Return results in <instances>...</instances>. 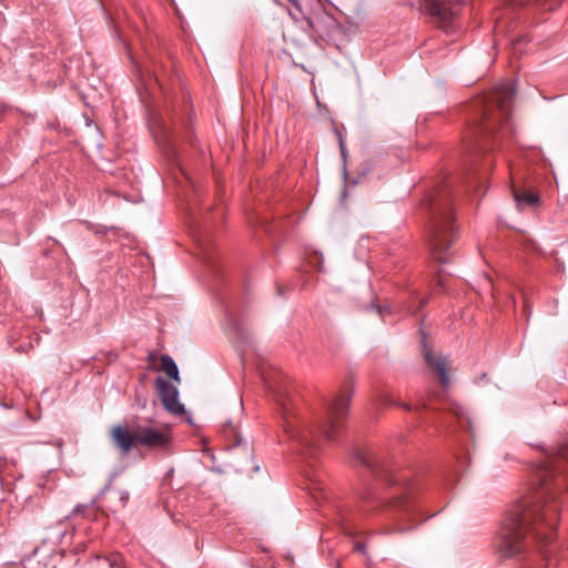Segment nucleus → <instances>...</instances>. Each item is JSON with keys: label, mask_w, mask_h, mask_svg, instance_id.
<instances>
[{"label": "nucleus", "mask_w": 568, "mask_h": 568, "mask_svg": "<svg viewBox=\"0 0 568 568\" xmlns=\"http://www.w3.org/2000/svg\"><path fill=\"white\" fill-rule=\"evenodd\" d=\"M368 308H371V310H376V311H377V313H378L381 316H383V314H384L385 312L390 313V308H389L388 306H381L379 304H376L375 302H372V303L369 304V307H368Z\"/></svg>", "instance_id": "6ab92c4d"}, {"label": "nucleus", "mask_w": 568, "mask_h": 568, "mask_svg": "<svg viewBox=\"0 0 568 568\" xmlns=\"http://www.w3.org/2000/svg\"><path fill=\"white\" fill-rule=\"evenodd\" d=\"M205 258H206L207 263H210V264H212V265H213V262H211V257L209 256V254H207V253H205Z\"/></svg>", "instance_id": "473e14b6"}, {"label": "nucleus", "mask_w": 568, "mask_h": 568, "mask_svg": "<svg viewBox=\"0 0 568 568\" xmlns=\"http://www.w3.org/2000/svg\"><path fill=\"white\" fill-rule=\"evenodd\" d=\"M111 437L122 453H129L138 445L135 440V426L132 427L131 432L122 426H116L112 429Z\"/></svg>", "instance_id": "9b49d317"}, {"label": "nucleus", "mask_w": 568, "mask_h": 568, "mask_svg": "<svg viewBox=\"0 0 568 568\" xmlns=\"http://www.w3.org/2000/svg\"><path fill=\"white\" fill-rule=\"evenodd\" d=\"M450 409L457 417L460 427L463 429L467 428L468 433L473 436V432H474L473 424H471V419H470L469 415L467 414V412L462 406H459L457 404H450Z\"/></svg>", "instance_id": "2eb2a0df"}, {"label": "nucleus", "mask_w": 568, "mask_h": 568, "mask_svg": "<svg viewBox=\"0 0 568 568\" xmlns=\"http://www.w3.org/2000/svg\"><path fill=\"white\" fill-rule=\"evenodd\" d=\"M244 450H245V454H246L247 456H250V457L252 456V450L250 449V447H248V444H247V443H244Z\"/></svg>", "instance_id": "cd10ccee"}, {"label": "nucleus", "mask_w": 568, "mask_h": 568, "mask_svg": "<svg viewBox=\"0 0 568 568\" xmlns=\"http://www.w3.org/2000/svg\"><path fill=\"white\" fill-rule=\"evenodd\" d=\"M95 499H92L91 503L89 505H85V504H78L73 510H72V516H82L84 518H89V508L91 506H94L95 505Z\"/></svg>", "instance_id": "a211bd4d"}, {"label": "nucleus", "mask_w": 568, "mask_h": 568, "mask_svg": "<svg viewBox=\"0 0 568 568\" xmlns=\"http://www.w3.org/2000/svg\"><path fill=\"white\" fill-rule=\"evenodd\" d=\"M243 444V438L241 436H236V442L230 446V449L235 450L240 449Z\"/></svg>", "instance_id": "b1692460"}, {"label": "nucleus", "mask_w": 568, "mask_h": 568, "mask_svg": "<svg viewBox=\"0 0 568 568\" xmlns=\"http://www.w3.org/2000/svg\"><path fill=\"white\" fill-rule=\"evenodd\" d=\"M568 473V442L542 454L535 469L537 494L532 501L514 506L500 530L498 551L510 558L526 551L530 539L540 551L555 538L559 511L568 493L564 486Z\"/></svg>", "instance_id": "f257e3e1"}, {"label": "nucleus", "mask_w": 568, "mask_h": 568, "mask_svg": "<svg viewBox=\"0 0 568 568\" xmlns=\"http://www.w3.org/2000/svg\"><path fill=\"white\" fill-rule=\"evenodd\" d=\"M467 458H468V457H464V456H462V455H457V456H456V462H457V464H458L459 466H464V465L466 464V459H467Z\"/></svg>", "instance_id": "bb28decb"}, {"label": "nucleus", "mask_w": 568, "mask_h": 568, "mask_svg": "<svg viewBox=\"0 0 568 568\" xmlns=\"http://www.w3.org/2000/svg\"><path fill=\"white\" fill-rule=\"evenodd\" d=\"M44 486H45V484H44V483H41V481H40V483L38 484V487H39V488H41V489H42V488H44Z\"/></svg>", "instance_id": "72a5a7b5"}, {"label": "nucleus", "mask_w": 568, "mask_h": 568, "mask_svg": "<svg viewBox=\"0 0 568 568\" xmlns=\"http://www.w3.org/2000/svg\"><path fill=\"white\" fill-rule=\"evenodd\" d=\"M443 270H439L438 271V275H437V287L440 288L442 291H445V283H444V277H443Z\"/></svg>", "instance_id": "4be33fe9"}, {"label": "nucleus", "mask_w": 568, "mask_h": 568, "mask_svg": "<svg viewBox=\"0 0 568 568\" xmlns=\"http://www.w3.org/2000/svg\"><path fill=\"white\" fill-rule=\"evenodd\" d=\"M513 195L516 206L520 211L539 204V195L532 191L521 190L513 185Z\"/></svg>", "instance_id": "f8f14e48"}, {"label": "nucleus", "mask_w": 568, "mask_h": 568, "mask_svg": "<svg viewBox=\"0 0 568 568\" xmlns=\"http://www.w3.org/2000/svg\"><path fill=\"white\" fill-rule=\"evenodd\" d=\"M476 184H477V181H471V180H469V179H468V181H467V187H468V189H473V187H475V186H476Z\"/></svg>", "instance_id": "c85d7f7f"}, {"label": "nucleus", "mask_w": 568, "mask_h": 568, "mask_svg": "<svg viewBox=\"0 0 568 568\" xmlns=\"http://www.w3.org/2000/svg\"><path fill=\"white\" fill-rule=\"evenodd\" d=\"M169 143H170V149L172 150V152L174 154H176L175 148L173 146V142L171 140H169Z\"/></svg>", "instance_id": "2f4dec72"}, {"label": "nucleus", "mask_w": 568, "mask_h": 568, "mask_svg": "<svg viewBox=\"0 0 568 568\" xmlns=\"http://www.w3.org/2000/svg\"><path fill=\"white\" fill-rule=\"evenodd\" d=\"M452 192L448 182H443L423 197L419 206V211L425 217V239L429 252L440 265L449 261L443 254L454 242L457 230Z\"/></svg>", "instance_id": "39448f33"}, {"label": "nucleus", "mask_w": 568, "mask_h": 568, "mask_svg": "<svg viewBox=\"0 0 568 568\" xmlns=\"http://www.w3.org/2000/svg\"><path fill=\"white\" fill-rule=\"evenodd\" d=\"M153 77H154V81L156 82V84H159L161 87V83H160L158 77L156 75H153Z\"/></svg>", "instance_id": "f704fd0d"}, {"label": "nucleus", "mask_w": 568, "mask_h": 568, "mask_svg": "<svg viewBox=\"0 0 568 568\" xmlns=\"http://www.w3.org/2000/svg\"><path fill=\"white\" fill-rule=\"evenodd\" d=\"M129 498H130V494H129L128 490H120L119 491V499H120V501H121L123 507L126 505Z\"/></svg>", "instance_id": "412c9836"}, {"label": "nucleus", "mask_w": 568, "mask_h": 568, "mask_svg": "<svg viewBox=\"0 0 568 568\" xmlns=\"http://www.w3.org/2000/svg\"><path fill=\"white\" fill-rule=\"evenodd\" d=\"M515 95V84L504 82L491 93L473 102L474 115L464 138L466 153L464 166L468 175L475 171L477 159L494 150L498 144L499 128L506 126L511 115V103Z\"/></svg>", "instance_id": "20e7f679"}, {"label": "nucleus", "mask_w": 568, "mask_h": 568, "mask_svg": "<svg viewBox=\"0 0 568 568\" xmlns=\"http://www.w3.org/2000/svg\"><path fill=\"white\" fill-rule=\"evenodd\" d=\"M426 303H427V300H426V298H420V300H419L418 310H419V308H422Z\"/></svg>", "instance_id": "7c9ffc66"}, {"label": "nucleus", "mask_w": 568, "mask_h": 568, "mask_svg": "<svg viewBox=\"0 0 568 568\" xmlns=\"http://www.w3.org/2000/svg\"><path fill=\"white\" fill-rule=\"evenodd\" d=\"M507 3L516 9H524L526 7H536L546 11H551L560 6L562 0H506Z\"/></svg>", "instance_id": "ddd939ff"}, {"label": "nucleus", "mask_w": 568, "mask_h": 568, "mask_svg": "<svg viewBox=\"0 0 568 568\" xmlns=\"http://www.w3.org/2000/svg\"><path fill=\"white\" fill-rule=\"evenodd\" d=\"M427 406H428V405H427V403H426V402H423V403H420V404L416 407V409H418V410H419V409H426V408H427Z\"/></svg>", "instance_id": "c756f323"}, {"label": "nucleus", "mask_w": 568, "mask_h": 568, "mask_svg": "<svg viewBox=\"0 0 568 568\" xmlns=\"http://www.w3.org/2000/svg\"><path fill=\"white\" fill-rule=\"evenodd\" d=\"M386 403L393 404L392 399H385Z\"/></svg>", "instance_id": "e433bc0d"}, {"label": "nucleus", "mask_w": 568, "mask_h": 568, "mask_svg": "<svg viewBox=\"0 0 568 568\" xmlns=\"http://www.w3.org/2000/svg\"><path fill=\"white\" fill-rule=\"evenodd\" d=\"M221 304L224 310V317L227 327L241 339L246 341V333L239 314L237 303L229 297L221 296Z\"/></svg>", "instance_id": "9d476101"}, {"label": "nucleus", "mask_w": 568, "mask_h": 568, "mask_svg": "<svg viewBox=\"0 0 568 568\" xmlns=\"http://www.w3.org/2000/svg\"><path fill=\"white\" fill-rule=\"evenodd\" d=\"M286 287L284 285H281V284H276V293L278 296L281 297H285L286 295Z\"/></svg>", "instance_id": "393cba45"}, {"label": "nucleus", "mask_w": 568, "mask_h": 568, "mask_svg": "<svg viewBox=\"0 0 568 568\" xmlns=\"http://www.w3.org/2000/svg\"><path fill=\"white\" fill-rule=\"evenodd\" d=\"M110 568H126L123 556L119 552H113L106 557Z\"/></svg>", "instance_id": "f3484780"}, {"label": "nucleus", "mask_w": 568, "mask_h": 568, "mask_svg": "<svg viewBox=\"0 0 568 568\" xmlns=\"http://www.w3.org/2000/svg\"><path fill=\"white\" fill-rule=\"evenodd\" d=\"M422 344V353L427 367L434 375L438 376L440 385L443 386L444 389H446L450 383V378L446 367V358L442 355L436 356L432 352L428 344L426 343L425 336H423Z\"/></svg>", "instance_id": "1a4fd4ad"}, {"label": "nucleus", "mask_w": 568, "mask_h": 568, "mask_svg": "<svg viewBox=\"0 0 568 568\" xmlns=\"http://www.w3.org/2000/svg\"><path fill=\"white\" fill-rule=\"evenodd\" d=\"M291 3L295 4L297 0H288Z\"/></svg>", "instance_id": "c9c22d12"}, {"label": "nucleus", "mask_w": 568, "mask_h": 568, "mask_svg": "<svg viewBox=\"0 0 568 568\" xmlns=\"http://www.w3.org/2000/svg\"><path fill=\"white\" fill-rule=\"evenodd\" d=\"M354 549L358 552H365L366 545L364 542H356Z\"/></svg>", "instance_id": "a878e982"}, {"label": "nucleus", "mask_w": 568, "mask_h": 568, "mask_svg": "<svg viewBox=\"0 0 568 568\" xmlns=\"http://www.w3.org/2000/svg\"><path fill=\"white\" fill-rule=\"evenodd\" d=\"M369 171H371V169H369L368 166H367V168H365V169L361 172V174H358V176H357V178H355V179L351 180V181H349V183H351L353 186L357 185L358 183H361L362 179H363V178H365V176L369 173Z\"/></svg>", "instance_id": "aec40b11"}, {"label": "nucleus", "mask_w": 568, "mask_h": 568, "mask_svg": "<svg viewBox=\"0 0 568 568\" xmlns=\"http://www.w3.org/2000/svg\"><path fill=\"white\" fill-rule=\"evenodd\" d=\"M135 440L138 445L165 453L172 443L168 433L149 425H135Z\"/></svg>", "instance_id": "0eeeda50"}, {"label": "nucleus", "mask_w": 568, "mask_h": 568, "mask_svg": "<svg viewBox=\"0 0 568 568\" xmlns=\"http://www.w3.org/2000/svg\"><path fill=\"white\" fill-rule=\"evenodd\" d=\"M465 6L464 0H425L423 10L434 23L445 32H454L458 24V16Z\"/></svg>", "instance_id": "423d86ee"}, {"label": "nucleus", "mask_w": 568, "mask_h": 568, "mask_svg": "<svg viewBox=\"0 0 568 568\" xmlns=\"http://www.w3.org/2000/svg\"><path fill=\"white\" fill-rule=\"evenodd\" d=\"M335 132L338 138L339 152H341V156L343 160V176H344L345 181H348V173H347V168H346V159H347L348 152H347L344 139L342 136V133L337 129L335 130Z\"/></svg>", "instance_id": "dca6fc26"}, {"label": "nucleus", "mask_w": 568, "mask_h": 568, "mask_svg": "<svg viewBox=\"0 0 568 568\" xmlns=\"http://www.w3.org/2000/svg\"><path fill=\"white\" fill-rule=\"evenodd\" d=\"M267 387L274 393L282 410L284 433L301 458L313 467V462L322 454L324 443L338 438L348 414L353 388L343 389L333 398L326 399L314 420L305 422L295 414L286 392H277L268 383Z\"/></svg>", "instance_id": "7ed1b4c3"}, {"label": "nucleus", "mask_w": 568, "mask_h": 568, "mask_svg": "<svg viewBox=\"0 0 568 568\" xmlns=\"http://www.w3.org/2000/svg\"><path fill=\"white\" fill-rule=\"evenodd\" d=\"M115 231V227L111 226V227H106V226H99L95 231L97 234H106L109 232H114Z\"/></svg>", "instance_id": "5701e85b"}, {"label": "nucleus", "mask_w": 568, "mask_h": 568, "mask_svg": "<svg viewBox=\"0 0 568 568\" xmlns=\"http://www.w3.org/2000/svg\"><path fill=\"white\" fill-rule=\"evenodd\" d=\"M155 386L162 405L166 410L174 415H180L185 412L184 405L179 402V390L174 385L162 376H159L156 377Z\"/></svg>", "instance_id": "6e6552de"}, {"label": "nucleus", "mask_w": 568, "mask_h": 568, "mask_svg": "<svg viewBox=\"0 0 568 568\" xmlns=\"http://www.w3.org/2000/svg\"><path fill=\"white\" fill-rule=\"evenodd\" d=\"M351 458L354 467L365 471L362 498L376 507L394 511L400 520H405L398 525L397 530L406 531L415 527L422 517L416 503V486L397 477L388 458L372 448L354 447Z\"/></svg>", "instance_id": "f03ea898"}, {"label": "nucleus", "mask_w": 568, "mask_h": 568, "mask_svg": "<svg viewBox=\"0 0 568 568\" xmlns=\"http://www.w3.org/2000/svg\"><path fill=\"white\" fill-rule=\"evenodd\" d=\"M160 361H161L162 369L165 372V374L171 379L180 382L179 368H178L176 363L173 361V358L168 354H163V355H161Z\"/></svg>", "instance_id": "4468645a"}]
</instances>
